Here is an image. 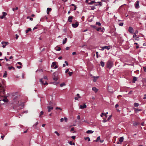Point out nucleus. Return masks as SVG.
Instances as JSON below:
<instances>
[{"instance_id":"nucleus-1","label":"nucleus","mask_w":146,"mask_h":146,"mask_svg":"<svg viewBox=\"0 0 146 146\" xmlns=\"http://www.w3.org/2000/svg\"><path fill=\"white\" fill-rule=\"evenodd\" d=\"M14 102L16 104L17 107L21 106L20 109H21L23 108L24 104V103L21 102L19 103V100L18 98L17 97H15L13 99Z\"/></svg>"},{"instance_id":"nucleus-2","label":"nucleus","mask_w":146,"mask_h":146,"mask_svg":"<svg viewBox=\"0 0 146 146\" xmlns=\"http://www.w3.org/2000/svg\"><path fill=\"white\" fill-rule=\"evenodd\" d=\"M113 62L110 60H108L107 64V68L110 69L113 66Z\"/></svg>"},{"instance_id":"nucleus-3","label":"nucleus","mask_w":146,"mask_h":146,"mask_svg":"<svg viewBox=\"0 0 146 146\" xmlns=\"http://www.w3.org/2000/svg\"><path fill=\"white\" fill-rule=\"evenodd\" d=\"M135 6L136 9H138L139 8V1H137L135 4Z\"/></svg>"},{"instance_id":"nucleus-4","label":"nucleus","mask_w":146,"mask_h":146,"mask_svg":"<svg viewBox=\"0 0 146 146\" xmlns=\"http://www.w3.org/2000/svg\"><path fill=\"white\" fill-rule=\"evenodd\" d=\"M1 44L3 45L2 46V47L3 48H5L6 45H8L9 44V43L7 42L2 41L1 42Z\"/></svg>"},{"instance_id":"nucleus-5","label":"nucleus","mask_w":146,"mask_h":146,"mask_svg":"<svg viewBox=\"0 0 146 146\" xmlns=\"http://www.w3.org/2000/svg\"><path fill=\"white\" fill-rule=\"evenodd\" d=\"M78 22H76L75 24L72 23V27L74 28L77 27L78 26Z\"/></svg>"},{"instance_id":"nucleus-6","label":"nucleus","mask_w":146,"mask_h":146,"mask_svg":"<svg viewBox=\"0 0 146 146\" xmlns=\"http://www.w3.org/2000/svg\"><path fill=\"white\" fill-rule=\"evenodd\" d=\"M3 15L2 16H0V18L1 19H2L4 18L5 16L7 15V13L6 12H2Z\"/></svg>"},{"instance_id":"nucleus-7","label":"nucleus","mask_w":146,"mask_h":146,"mask_svg":"<svg viewBox=\"0 0 146 146\" xmlns=\"http://www.w3.org/2000/svg\"><path fill=\"white\" fill-rule=\"evenodd\" d=\"M129 32L131 33H133V29L132 27H130L128 29Z\"/></svg>"},{"instance_id":"nucleus-8","label":"nucleus","mask_w":146,"mask_h":146,"mask_svg":"<svg viewBox=\"0 0 146 146\" xmlns=\"http://www.w3.org/2000/svg\"><path fill=\"white\" fill-rule=\"evenodd\" d=\"M73 17L72 16H70L68 17V20L69 22L71 23L72 22V19Z\"/></svg>"},{"instance_id":"nucleus-9","label":"nucleus","mask_w":146,"mask_h":146,"mask_svg":"<svg viewBox=\"0 0 146 146\" xmlns=\"http://www.w3.org/2000/svg\"><path fill=\"white\" fill-rule=\"evenodd\" d=\"M40 82L41 84L42 85H45V84L47 85L48 83L46 82H45V83H44L42 81V78H41L40 80Z\"/></svg>"},{"instance_id":"nucleus-10","label":"nucleus","mask_w":146,"mask_h":146,"mask_svg":"<svg viewBox=\"0 0 146 146\" xmlns=\"http://www.w3.org/2000/svg\"><path fill=\"white\" fill-rule=\"evenodd\" d=\"M47 108L48 109V112H50V111L51 110H52L53 108L52 106H48V107H47Z\"/></svg>"},{"instance_id":"nucleus-11","label":"nucleus","mask_w":146,"mask_h":146,"mask_svg":"<svg viewBox=\"0 0 146 146\" xmlns=\"http://www.w3.org/2000/svg\"><path fill=\"white\" fill-rule=\"evenodd\" d=\"M86 105L84 104L83 105H80V108L81 109H83L86 108Z\"/></svg>"},{"instance_id":"nucleus-12","label":"nucleus","mask_w":146,"mask_h":146,"mask_svg":"<svg viewBox=\"0 0 146 146\" xmlns=\"http://www.w3.org/2000/svg\"><path fill=\"white\" fill-rule=\"evenodd\" d=\"M99 77V76H93V78H94V79L93 80V81L94 82H95L96 81L97 79H98Z\"/></svg>"},{"instance_id":"nucleus-13","label":"nucleus","mask_w":146,"mask_h":146,"mask_svg":"<svg viewBox=\"0 0 146 146\" xmlns=\"http://www.w3.org/2000/svg\"><path fill=\"white\" fill-rule=\"evenodd\" d=\"M137 78L135 76H134L133 78L132 82L133 83H135L136 81L137 80Z\"/></svg>"},{"instance_id":"nucleus-14","label":"nucleus","mask_w":146,"mask_h":146,"mask_svg":"<svg viewBox=\"0 0 146 146\" xmlns=\"http://www.w3.org/2000/svg\"><path fill=\"white\" fill-rule=\"evenodd\" d=\"M92 90L95 92H98V90L95 87H93L92 88Z\"/></svg>"},{"instance_id":"nucleus-15","label":"nucleus","mask_w":146,"mask_h":146,"mask_svg":"<svg viewBox=\"0 0 146 146\" xmlns=\"http://www.w3.org/2000/svg\"><path fill=\"white\" fill-rule=\"evenodd\" d=\"M133 109L136 112H138V111H142L141 109H139L136 108H134Z\"/></svg>"},{"instance_id":"nucleus-16","label":"nucleus","mask_w":146,"mask_h":146,"mask_svg":"<svg viewBox=\"0 0 146 146\" xmlns=\"http://www.w3.org/2000/svg\"><path fill=\"white\" fill-rule=\"evenodd\" d=\"M94 131L92 130H88L86 131V133L87 134L92 133L94 132Z\"/></svg>"},{"instance_id":"nucleus-17","label":"nucleus","mask_w":146,"mask_h":146,"mask_svg":"<svg viewBox=\"0 0 146 146\" xmlns=\"http://www.w3.org/2000/svg\"><path fill=\"white\" fill-rule=\"evenodd\" d=\"M38 122H37L36 123H35L33 125V127L35 129L36 128H37V125L38 124Z\"/></svg>"},{"instance_id":"nucleus-18","label":"nucleus","mask_w":146,"mask_h":146,"mask_svg":"<svg viewBox=\"0 0 146 146\" xmlns=\"http://www.w3.org/2000/svg\"><path fill=\"white\" fill-rule=\"evenodd\" d=\"M124 138L123 137H120L119 139V141L120 143H121L123 141Z\"/></svg>"},{"instance_id":"nucleus-19","label":"nucleus","mask_w":146,"mask_h":146,"mask_svg":"<svg viewBox=\"0 0 146 146\" xmlns=\"http://www.w3.org/2000/svg\"><path fill=\"white\" fill-rule=\"evenodd\" d=\"M100 65L102 66V67H104L105 65V64L104 62L102 61H101L100 62Z\"/></svg>"},{"instance_id":"nucleus-20","label":"nucleus","mask_w":146,"mask_h":146,"mask_svg":"<svg viewBox=\"0 0 146 146\" xmlns=\"http://www.w3.org/2000/svg\"><path fill=\"white\" fill-rule=\"evenodd\" d=\"M67 40V38H65L64 40H63V42H62V44H65L66 42V41Z\"/></svg>"},{"instance_id":"nucleus-21","label":"nucleus","mask_w":146,"mask_h":146,"mask_svg":"<svg viewBox=\"0 0 146 146\" xmlns=\"http://www.w3.org/2000/svg\"><path fill=\"white\" fill-rule=\"evenodd\" d=\"M104 46L105 49H106L107 50H109L111 48L110 46Z\"/></svg>"},{"instance_id":"nucleus-22","label":"nucleus","mask_w":146,"mask_h":146,"mask_svg":"<svg viewBox=\"0 0 146 146\" xmlns=\"http://www.w3.org/2000/svg\"><path fill=\"white\" fill-rule=\"evenodd\" d=\"M139 104L137 103H134V106L135 107H138L139 106Z\"/></svg>"},{"instance_id":"nucleus-23","label":"nucleus","mask_w":146,"mask_h":146,"mask_svg":"<svg viewBox=\"0 0 146 146\" xmlns=\"http://www.w3.org/2000/svg\"><path fill=\"white\" fill-rule=\"evenodd\" d=\"M7 71H5V73L3 75V77L4 78L7 77Z\"/></svg>"},{"instance_id":"nucleus-24","label":"nucleus","mask_w":146,"mask_h":146,"mask_svg":"<svg viewBox=\"0 0 146 146\" xmlns=\"http://www.w3.org/2000/svg\"><path fill=\"white\" fill-rule=\"evenodd\" d=\"M96 3L95 1H91L90 2L88 3V5H92L94 3Z\"/></svg>"},{"instance_id":"nucleus-25","label":"nucleus","mask_w":146,"mask_h":146,"mask_svg":"<svg viewBox=\"0 0 146 146\" xmlns=\"http://www.w3.org/2000/svg\"><path fill=\"white\" fill-rule=\"evenodd\" d=\"M100 140V136H99L97 138V139L94 140V141H95L96 142H98L99 140Z\"/></svg>"},{"instance_id":"nucleus-26","label":"nucleus","mask_w":146,"mask_h":146,"mask_svg":"<svg viewBox=\"0 0 146 146\" xmlns=\"http://www.w3.org/2000/svg\"><path fill=\"white\" fill-rule=\"evenodd\" d=\"M84 139L85 140H88V141H90V138L89 137H86L84 138Z\"/></svg>"},{"instance_id":"nucleus-27","label":"nucleus","mask_w":146,"mask_h":146,"mask_svg":"<svg viewBox=\"0 0 146 146\" xmlns=\"http://www.w3.org/2000/svg\"><path fill=\"white\" fill-rule=\"evenodd\" d=\"M56 62H53L52 63L51 67H54L55 65H56Z\"/></svg>"},{"instance_id":"nucleus-28","label":"nucleus","mask_w":146,"mask_h":146,"mask_svg":"<svg viewBox=\"0 0 146 146\" xmlns=\"http://www.w3.org/2000/svg\"><path fill=\"white\" fill-rule=\"evenodd\" d=\"M31 31V29L30 28H28L27 30H26L25 32L26 33H28L29 31Z\"/></svg>"},{"instance_id":"nucleus-29","label":"nucleus","mask_w":146,"mask_h":146,"mask_svg":"<svg viewBox=\"0 0 146 146\" xmlns=\"http://www.w3.org/2000/svg\"><path fill=\"white\" fill-rule=\"evenodd\" d=\"M138 124H139V123L137 122H135L133 123V125L134 126H136Z\"/></svg>"},{"instance_id":"nucleus-30","label":"nucleus","mask_w":146,"mask_h":146,"mask_svg":"<svg viewBox=\"0 0 146 146\" xmlns=\"http://www.w3.org/2000/svg\"><path fill=\"white\" fill-rule=\"evenodd\" d=\"M73 72H69L68 73V74L70 76H71L73 74Z\"/></svg>"},{"instance_id":"nucleus-31","label":"nucleus","mask_w":146,"mask_h":146,"mask_svg":"<svg viewBox=\"0 0 146 146\" xmlns=\"http://www.w3.org/2000/svg\"><path fill=\"white\" fill-rule=\"evenodd\" d=\"M103 115H105L106 116V113H102L100 115V116L101 117H103Z\"/></svg>"},{"instance_id":"nucleus-32","label":"nucleus","mask_w":146,"mask_h":146,"mask_svg":"<svg viewBox=\"0 0 146 146\" xmlns=\"http://www.w3.org/2000/svg\"><path fill=\"white\" fill-rule=\"evenodd\" d=\"M65 84L64 83H62V84H60V86L61 87H62L63 86H65Z\"/></svg>"},{"instance_id":"nucleus-33","label":"nucleus","mask_w":146,"mask_h":146,"mask_svg":"<svg viewBox=\"0 0 146 146\" xmlns=\"http://www.w3.org/2000/svg\"><path fill=\"white\" fill-rule=\"evenodd\" d=\"M51 9L50 8H48L47 9V12H48V11L49 12L51 11Z\"/></svg>"},{"instance_id":"nucleus-34","label":"nucleus","mask_w":146,"mask_h":146,"mask_svg":"<svg viewBox=\"0 0 146 146\" xmlns=\"http://www.w3.org/2000/svg\"><path fill=\"white\" fill-rule=\"evenodd\" d=\"M96 25H97L99 26H100L101 25V23L99 22H96Z\"/></svg>"},{"instance_id":"nucleus-35","label":"nucleus","mask_w":146,"mask_h":146,"mask_svg":"<svg viewBox=\"0 0 146 146\" xmlns=\"http://www.w3.org/2000/svg\"><path fill=\"white\" fill-rule=\"evenodd\" d=\"M8 68L9 70H11L12 68H13L14 70L15 69L14 68L13 66L9 67Z\"/></svg>"},{"instance_id":"nucleus-36","label":"nucleus","mask_w":146,"mask_h":146,"mask_svg":"<svg viewBox=\"0 0 146 146\" xmlns=\"http://www.w3.org/2000/svg\"><path fill=\"white\" fill-rule=\"evenodd\" d=\"M43 111H41L40 112V114L39 115V117H41V115H42L43 114Z\"/></svg>"},{"instance_id":"nucleus-37","label":"nucleus","mask_w":146,"mask_h":146,"mask_svg":"<svg viewBox=\"0 0 146 146\" xmlns=\"http://www.w3.org/2000/svg\"><path fill=\"white\" fill-rule=\"evenodd\" d=\"M143 85L144 86H146V79L145 80V82H143Z\"/></svg>"},{"instance_id":"nucleus-38","label":"nucleus","mask_w":146,"mask_h":146,"mask_svg":"<svg viewBox=\"0 0 146 146\" xmlns=\"http://www.w3.org/2000/svg\"><path fill=\"white\" fill-rule=\"evenodd\" d=\"M18 7H17L15 8H13L12 10L13 11H15V10H18Z\"/></svg>"},{"instance_id":"nucleus-39","label":"nucleus","mask_w":146,"mask_h":146,"mask_svg":"<svg viewBox=\"0 0 146 146\" xmlns=\"http://www.w3.org/2000/svg\"><path fill=\"white\" fill-rule=\"evenodd\" d=\"M69 143L70 145H75V143H72V141H70V142H69Z\"/></svg>"},{"instance_id":"nucleus-40","label":"nucleus","mask_w":146,"mask_h":146,"mask_svg":"<svg viewBox=\"0 0 146 146\" xmlns=\"http://www.w3.org/2000/svg\"><path fill=\"white\" fill-rule=\"evenodd\" d=\"M95 6H93L91 7V9L92 10H94L95 9Z\"/></svg>"},{"instance_id":"nucleus-41","label":"nucleus","mask_w":146,"mask_h":146,"mask_svg":"<svg viewBox=\"0 0 146 146\" xmlns=\"http://www.w3.org/2000/svg\"><path fill=\"white\" fill-rule=\"evenodd\" d=\"M54 133H56L58 136H59L60 135V134L57 132V131H55L54 132Z\"/></svg>"},{"instance_id":"nucleus-42","label":"nucleus","mask_w":146,"mask_h":146,"mask_svg":"<svg viewBox=\"0 0 146 146\" xmlns=\"http://www.w3.org/2000/svg\"><path fill=\"white\" fill-rule=\"evenodd\" d=\"M123 25V23H121L119 24V25L121 26H122Z\"/></svg>"},{"instance_id":"nucleus-43","label":"nucleus","mask_w":146,"mask_h":146,"mask_svg":"<svg viewBox=\"0 0 146 146\" xmlns=\"http://www.w3.org/2000/svg\"><path fill=\"white\" fill-rule=\"evenodd\" d=\"M143 69L145 72H146V66L143 67Z\"/></svg>"},{"instance_id":"nucleus-44","label":"nucleus","mask_w":146,"mask_h":146,"mask_svg":"<svg viewBox=\"0 0 146 146\" xmlns=\"http://www.w3.org/2000/svg\"><path fill=\"white\" fill-rule=\"evenodd\" d=\"M97 3H98L99 4V5H100V6H102V3L101 2H100V1L97 2Z\"/></svg>"},{"instance_id":"nucleus-45","label":"nucleus","mask_w":146,"mask_h":146,"mask_svg":"<svg viewBox=\"0 0 146 146\" xmlns=\"http://www.w3.org/2000/svg\"><path fill=\"white\" fill-rule=\"evenodd\" d=\"M98 52H96V57H97V58H98Z\"/></svg>"},{"instance_id":"nucleus-46","label":"nucleus","mask_w":146,"mask_h":146,"mask_svg":"<svg viewBox=\"0 0 146 146\" xmlns=\"http://www.w3.org/2000/svg\"><path fill=\"white\" fill-rule=\"evenodd\" d=\"M64 120L66 122L67 121V118L66 117H64Z\"/></svg>"},{"instance_id":"nucleus-47","label":"nucleus","mask_w":146,"mask_h":146,"mask_svg":"<svg viewBox=\"0 0 146 146\" xmlns=\"http://www.w3.org/2000/svg\"><path fill=\"white\" fill-rule=\"evenodd\" d=\"M28 111L27 110H26V111H24L22 113V114H23L24 113H28Z\"/></svg>"},{"instance_id":"nucleus-48","label":"nucleus","mask_w":146,"mask_h":146,"mask_svg":"<svg viewBox=\"0 0 146 146\" xmlns=\"http://www.w3.org/2000/svg\"><path fill=\"white\" fill-rule=\"evenodd\" d=\"M92 27L93 28H94V29H96V26L95 25H93L92 26Z\"/></svg>"},{"instance_id":"nucleus-49","label":"nucleus","mask_w":146,"mask_h":146,"mask_svg":"<svg viewBox=\"0 0 146 146\" xmlns=\"http://www.w3.org/2000/svg\"><path fill=\"white\" fill-rule=\"evenodd\" d=\"M107 121V120L106 119H104L102 120V122L103 123L106 122Z\"/></svg>"},{"instance_id":"nucleus-50","label":"nucleus","mask_w":146,"mask_h":146,"mask_svg":"<svg viewBox=\"0 0 146 146\" xmlns=\"http://www.w3.org/2000/svg\"><path fill=\"white\" fill-rule=\"evenodd\" d=\"M71 138H72L73 139H74L76 138V136H72L71 137Z\"/></svg>"},{"instance_id":"nucleus-51","label":"nucleus","mask_w":146,"mask_h":146,"mask_svg":"<svg viewBox=\"0 0 146 146\" xmlns=\"http://www.w3.org/2000/svg\"><path fill=\"white\" fill-rule=\"evenodd\" d=\"M17 68L20 69V68H21L22 67L21 66H17Z\"/></svg>"},{"instance_id":"nucleus-52","label":"nucleus","mask_w":146,"mask_h":146,"mask_svg":"<svg viewBox=\"0 0 146 146\" xmlns=\"http://www.w3.org/2000/svg\"><path fill=\"white\" fill-rule=\"evenodd\" d=\"M78 97V98H81V97L80 96V95L79 94H77L76 95Z\"/></svg>"},{"instance_id":"nucleus-53","label":"nucleus","mask_w":146,"mask_h":146,"mask_svg":"<svg viewBox=\"0 0 146 146\" xmlns=\"http://www.w3.org/2000/svg\"><path fill=\"white\" fill-rule=\"evenodd\" d=\"M2 101L5 102H8V100L5 99H3L2 100Z\"/></svg>"},{"instance_id":"nucleus-54","label":"nucleus","mask_w":146,"mask_h":146,"mask_svg":"<svg viewBox=\"0 0 146 146\" xmlns=\"http://www.w3.org/2000/svg\"><path fill=\"white\" fill-rule=\"evenodd\" d=\"M80 119V115H78L77 116V119L78 120H79Z\"/></svg>"},{"instance_id":"nucleus-55","label":"nucleus","mask_w":146,"mask_h":146,"mask_svg":"<svg viewBox=\"0 0 146 146\" xmlns=\"http://www.w3.org/2000/svg\"><path fill=\"white\" fill-rule=\"evenodd\" d=\"M64 120V118H61L60 119V121L61 122H62Z\"/></svg>"},{"instance_id":"nucleus-56","label":"nucleus","mask_w":146,"mask_h":146,"mask_svg":"<svg viewBox=\"0 0 146 146\" xmlns=\"http://www.w3.org/2000/svg\"><path fill=\"white\" fill-rule=\"evenodd\" d=\"M43 78H44V79H45V80H47L48 79L47 78V76H44V77Z\"/></svg>"},{"instance_id":"nucleus-57","label":"nucleus","mask_w":146,"mask_h":146,"mask_svg":"<svg viewBox=\"0 0 146 146\" xmlns=\"http://www.w3.org/2000/svg\"><path fill=\"white\" fill-rule=\"evenodd\" d=\"M61 48L60 47H58V48L56 50L57 51H60L61 50Z\"/></svg>"},{"instance_id":"nucleus-58","label":"nucleus","mask_w":146,"mask_h":146,"mask_svg":"<svg viewBox=\"0 0 146 146\" xmlns=\"http://www.w3.org/2000/svg\"><path fill=\"white\" fill-rule=\"evenodd\" d=\"M56 110L59 109V110H62V109L58 107H56Z\"/></svg>"},{"instance_id":"nucleus-59","label":"nucleus","mask_w":146,"mask_h":146,"mask_svg":"<svg viewBox=\"0 0 146 146\" xmlns=\"http://www.w3.org/2000/svg\"><path fill=\"white\" fill-rule=\"evenodd\" d=\"M5 135H2L1 137V138L2 139V140H3L4 139V138L5 137Z\"/></svg>"},{"instance_id":"nucleus-60","label":"nucleus","mask_w":146,"mask_h":146,"mask_svg":"<svg viewBox=\"0 0 146 146\" xmlns=\"http://www.w3.org/2000/svg\"><path fill=\"white\" fill-rule=\"evenodd\" d=\"M137 36L136 34H135V33H133V38Z\"/></svg>"},{"instance_id":"nucleus-61","label":"nucleus","mask_w":146,"mask_h":146,"mask_svg":"<svg viewBox=\"0 0 146 146\" xmlns=\"http://www.w3.org/2000/svg\"><path fill=\"white\" fill-rule=\"evenodd\" d=\"M146 99V94H145L144 95V97H143V99Z\"/></svg>"},{"instance_id":"nucleus-62","label":"nucleus","mask_w":146,"mask_h":146,"mask_svg":"<svg viewBox=\"0 0 146 146\" xmlns=\"http://www.w3.org/2000/svg\"><path fill=\"white\" fill-rule=\"evenodd\" d=\"M105 49V48H104V46H102V49H101V50H104Z\"/></svg>"},{"instance_id":"nucleus-63","label":"nucleus","mask_w":146,"mask_h":146,"mask_svg":"<svg viewBox=\"0 0 146 146\" xmlns=\"http://www.w3.org/2000/svg\"><path fill=\"white\" fill-rule=\"evenodd\" d=\"M118 106L119 105H118V104H116L115 105V108H117Z\"/></svg>"},{"instance_id":"nucleus-64","label":"nucleus","mask_w":146,"mask_h":146,"mask_svg":"<svg viewBox=\"0 0 146 146\" xmlns=\"http://www.w3.org/2000/svg\"><path fill=\"white\" fill-rule=\"evenodd\" d=\"M68 71H69V69H67L66 70V71H65V73H67V72H68Z\"/></svg>"}]
</instances>
